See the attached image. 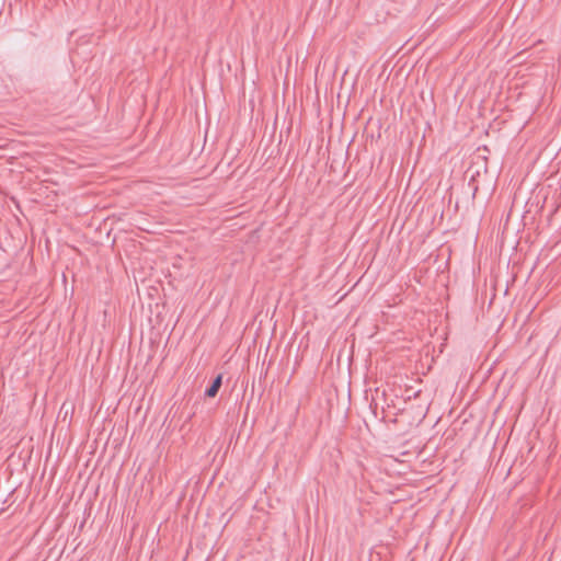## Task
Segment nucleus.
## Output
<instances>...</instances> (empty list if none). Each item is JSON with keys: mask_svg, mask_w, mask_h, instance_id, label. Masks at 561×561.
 <instances>
[{"mask_svg": "<svg viewBox=\"0 0 561 561\" xmlns=\"http://www.w3.org/2000/svg\"><path fill=\"white\" fill-rule=\"evenodd\" d=\"M220 386H221V376H218V377L214 380V382H213V385L209 387V389L206 391V394H207L208 397H210V398H214V397L217 394V392H218V390H219Z\"/></svg>", "mask_w": 561, "mask_h": 561, "instance_id": "f257e3e1", "label": "nucleus"}]
</instances>
